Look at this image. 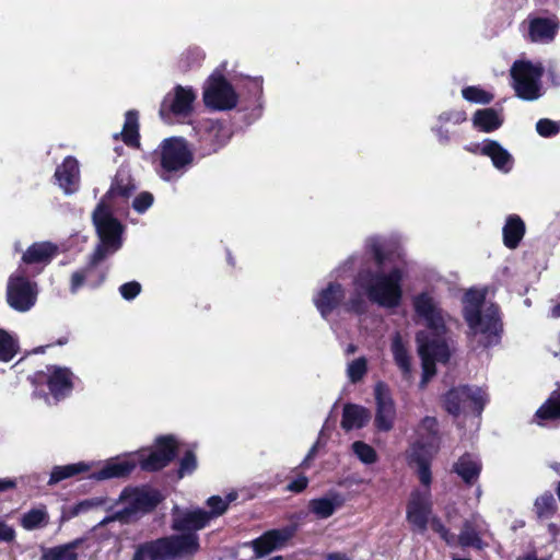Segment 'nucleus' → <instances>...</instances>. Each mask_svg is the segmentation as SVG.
<instances>
[{
    "label": "nucleus",
    "mask_w": 560,
    "mask_h": 560,
    "mask_svg": "<svg viewBox=\"0 0 560 560\" xmlns=\"http://www.w3.org/2000/svg\"><path fill=\"white\" fill-rule=\"evenodd\" d=\"M106 502H107V500L104 498H91V499L83 500L74 505V508L72 510V514L79 515V514L84 513L94 508L103 506L106 504Z\"/></svg>",
    "instance_id": "obj_50"
},
{
    "label": "nucleus",
    "mask_w": 560,
    "mask_h": 560,
    "mask_svg": "<svg viewBox=\"0 0 560 560\" xmlns=\"http://www.w3.org/2000/svg\"><path fill=\"white\" fill-rule=\"evenodd\" d=\"M89 470V466L84 463H75L63 466H55L50 472L48 480L49 486L57 485L58 482L71 478L78 474Z\"/></svg>",
    "instance_id": "obj_37"
},
{
    "label": "nucleus",
    "mask_w": 560,
    "mask_h": 560,
    "mask_svg": "<svg viewBox=\"0 0 560 560\" xmlns=\"http://www.w3.org/2000/svg\"><path fill=\"white\" fill-rule=\"evenodd\" d=\"M352 451L358 458L364 464H373L377 459L375 450L361 441H357L352 444Z\"/></svg>",
    "instance_id": "obj_46"
},
{
    "label": "nucleus",
    "mask_w": 560,
    "mask_h": 560,
    "mask_svg": "<svg viewBox=\"0 0 560 560\" xmlns=\"http://www.w3.org/2000/svg\"><path fill=\"white\" fill-rule=\"evenodd\" d=\"M197 132L200 140L208 144L211 151H217L228 140V131L217 120L207 119L201 121Z\"/></svg>",
    "instance_id": "obj_21"
},
{
    "label": "nucleus",
    "mask_w": 560,
    "mask_h": 560,
    "mask_svg": "<svg viewBox=\"0 0 560 560\" xmlns=\"http://www.w3.org/2000/svg\"><path fill=\"white\" fill-rule=\"evenodd\" d=\"M55 177L66 195L75 192L80 186L79 162L72 156L66 158L62 164L57 167Z\"/></svg>",
    "instance_id": "obj_19"
},
{
    "label": "nucleus",
    "mask_w": 560,
    "mask_h": 560,
    "mask_svg": "<svg viewBox=\"0 0 560 560\" xmlns=\"http://www.w3.org/2000/svg\"><path fill=\"white\" fill-rule=\"evenodd\" d=\"M316 448H317V444L312 446V448L310 450L308 454L306 455L305 460L312 459L315 456Z\"/></svg>",
    "instance_id": "obj_64"
},
{
    "label": "nucleus",
    "mask_w": 560,
    "mask_h": 560,
    "mask_svg": "<svg viewBox=\"0 0 560 560\" xmlns=\"http://www.w3.org/2000/svg\"><path fill=\"white\" fill-rule=\"evenodd\" d=\"M140 291H141V285L137 281H130V282L124 283L119 288V292L125 300L135 299L140 293Z\"/></svg>",
    "instance_id": "obj_55"
},
{
    "label": "nucleus",
    "mask_w": 560,
    "mask_h": 560,
    "mask_svg": "<svg viewBox=\"0 0 560 560\" xmlns=\"http://www.w3.org/2000/svg\"><path fill=\"white\" fill-rule=\"evenodd\" d=\"M454 471L466 482L472 483L480 475V459L471 454H464L454 464Z\"/></svg>",
    "instance_id": "obj_28"
},
{
    "label": "nucleus",
    "mask_w": 560,
    "mask_h": 560,
    "mask_svg": "<svg viewBox=\"0 0 560 560\" xmlns=\"http://www.w3.org/2000/svg\"><path fill=\"white\" fill-rule=\"evenodd\" d=\"M480 152L491 159L493 165L502 171L509 172L512 167V155L497 141L486 140L483 141Z\"/></svg>",
    "instance_id": "obj_25"
},
{
    "label": "nucleus",
    "mask_w": 560,
    "mask_h": 560,
    "mask_svg": "<svg viewBox=\"0 0 560 560\" xmlns=\"http://www.w3.org/2000/svg\"><path fill=\"white\" fill-rule=\"evenodd\" d=\"M410 457L418 465V476L421 483L428 488L431 483L429 459L432 456H430L425 451H419L417 448H413Z\"/></svg>",
    "instance_id": "obj_39"
},
{
    "label": "nucleus",
    "mask_w": 560,
    "mask_h": 560,
    "mask_svg": "<svg viewBox=\"0 0 560 560\" xmlns=\"http://www.w3.org/2000/svg\"><path fill=\"white\" fill-rule=\"evenodd\" d=\"M441 122L451 121L453 124H460L466 120V114L463 110L445 112L439 116Z\"/></svg>",
    "instance_id": "obj_57"
},
{
    "label": "nucleus",
    "mask_w": 560,
    "mask_h": 560,
    "mask_svg": "<svg viewBox=\"0 0 560 560\" xmlns=\"http://www.w3.org/2000/svg\"><path fill=\"white\" fill-rule=\"evenodd\" d=\"M100 244L95 248L90 264L82 270L75 271L71 277V291L74 293L83 285L85 280L93 272L95 266L108 254H113L121 246L122 225L114 218L109 208L102 200L92 215Z\"/></svg>",
    "instance_id": "obj_2"
},
{
    "label": "nucleus",
    "mask_w": 560,
    "mask_h": 560,
    "mask_svg": "<svg viewBox=\"0 0 560 560\" xmlns=\"http://www.w3.org/2000/svg\"><path fill=\"white\" fill-rule=\"evenodd\" d=\"M430 513L431 500L429 489H425L424 491L415 490L408 502L407 520L413 527L423 533L425 532L430 521Z\"/></svg>",
    "instance_id": "obj_17"
},
{
    "label": "nucleus",
    "mask_w": 560,
    "mask_h": 560,
    "mask_svg": "<svg viewBox=\"0 0 560 560\" xmlns=\"http://www.w3.org/2000/svg\"><path fill=\"white\" fill-rule=\"evenodd\" d=\"M80 540H74L66 545L48 548L44 551L42 560H78L75 549Z\"/></svg>",
    "instance_id": "obj_36"
},
{
    "label": "nucleus",
    "mask_w": 560,
    "mask_h": 560,
    "mask_svg": "<svg viewBox=\"0 0 560 560\" xmlns=\"http://www.w3.org/2000/svg\"><path fill=\"white\" fill-rule=\"evenodd\" d=\"M132 560H152V553L150 552L148 544L140 545L133 557Z\"/></svg>",
    "instance_id": "obj_59"
},
{
    "label": "nucleus",
    "mask_w": 560,
    "mask_h": 560,
    "mask_svg": "<svg viewBox=\"0 0 560 560\" xmlns=\"http://www.w3.org/2000/svg\"><path fill=\"white\" fill-rule=\"evenodd\" d=\"M422 360V369H423V383L427 382L429 377L435 374V361L432 358H429L427 354L425 347L420 348L419 352Z\"/></svg>",
    "instance_id": "obj_52"
},
{
    "label": "nucleus",
    "mask_w": 560,
    "mask_h": 560,
    "mask_svg": "<svg viewBox=\"0 0 560 560\" xmlns=\"http://www.w3.org/2000/svg\"><path fill=\"white\" fill-rule=\"evenodd\" d=\"M152 202L153 196L150 192H141L135 198L132 206L137 212L142 213L152 206Z\"/></svg>",
    "instance_id": "obj_54"
},
{
    "label": "nucleus",
    "mask_w": 560,
    "mask_h": 560,
    "mask_svg": "<svg viewBox=\"0 0 560 560\" xmlns=\"http://www.w3.org/2000/svg\"><path fill=\"white\" fill-rule=\"evenodd\" d=\"M15 529L0 517V542H12L15 539Z\"/></svg>",
    "instance_id": "obj_56"
},
{
    "label": "nucleus",
    "mask_w": 560,
    "mask_h": 560,
    "mask_svg": "<svg viewBox=\"0 0 560 560\" xmlns=\"http://www.w3.org/2000/svg\"><path fill=\"white\" fill-rule=\"evenodd\" d=\"M558 23L548 18H534L529 20V38L536 43H548L553 39Z\"/></svg>",
    "instance_id": "obj_24"
},
{
    "label": "nucleus",
    "mask_w": 560,
    "mask_h": 560,
    "mask_svg": "<svg viewBox=\"0 0 560 560\" xmlns=\"http://www.w3.org/2000/svg\"><path fill=\"white\" fill-rule=\"evenodd\" d=\"M487 401V395L478 387L462 386L451 389L444 399L445 409L453 416L462 411L472 410L478 415L482 411Z\"/></svg>",
    "instance_id": "obj_10"
},
{
    "label": "nucleus",
    "mask_w": 560,
    "mask_h": 560,
    "mask_svg": "<svg viewBox=\"0 0 560 560\" xmlns=\"http://www.w3.org/2000/svg\"><path fill=\"white\" fill-rule=\"evenodd\" d=\"M152 560H178L195 556L199 549V536L196 533L171 535L147 542Z\"/></svg>",
    "instance_id": "obj_5"
},
{
    "label": "nucleus",
    "mask_w": 560,
    "mask_h": 560,
    "mask_svg": "<svg viewBox=\"0 0 560 560\" xmlns=\"http://www.w3.org/2000/svg\"><path fill=\"white\" fill-rule=\"evenodd\" d=\"M37 295V283L26 277L24 269L19 268L10 276L7 284V301L13 310L27 312L35 305Z\"/></svg>",
    "instance_id": "obj_8"
},
{
    "label": "nucleus",
    "mask_w": 560,
    "mask_h": 560,
    "mask_svg": "<svg viewBox=\"0 0 560 560\" xmlns=\"http://www.w3.org/2000/svg\"><path fill=\"white\" fill-rule=\"evenodd\" d=\"M236 498H237V494L234 492L229 493L225 498H222L219 495L210 497L207 500V505L211 510L210 512H208V514H210V521L213 517H218V516L224 514L225 511L228 510L229 504L231 502H233L234 500H236Z\"/></svg>",
    "instance_id": "obj_42"
},
{
    "label": "nucleus",
    "mask_w": 560,
    "mask_h": 560,
    "mask_svg": "<svg viewBox=\"0 0 560 560\" xmlns=\"http://www.w3.org/2000/svg\"><path fill=\"white\" fill-rule=\"evenodd\" d=\"M357 293L349 300L347 303V308L357 314H362L366 311L368 304L365 300L361 296L362 291L355 288Z\"/></svg>",
    "instance_id": "obj_53"
},
{
    "label": "nucleus",
    "mask_w": 560,
    "mask_h": 560,
    "mask_svg": "<svg viewBox=\"0 0 560 560\" xmlns=\"http://www.w3.org/2000/svg\"><path fill=\"white\" fill-rule=\"evenodd\" d=\"M49 523V514L45 505H38L21 516V526L26 530L44 528Z\"/></svg>",
    "instance_id": "obj_34"
},
{
    "label": "nucleus",
    "mask_w": 560,
    "mask_h": 560,
    "mask_svg": "<svg viewBox=\"0 0 560 560\" xmlns=\"http://www.w3.org/2000/svg\"><path fill=\"white\" fill-rule=\"evenodd\" d=\"M308 485V479L305 476H301L288 485V490L293 492L303 491Z\"/></svg>",
    "instance_id": "obj_58"
},
{
    "label": "nucleus",
    "mask_w": 560,
    "mask_h": 560,
    "mask_svg": "<svg viewBox=\"0 0 560 560\" xmlns=\"http://www.w3.org/2000/svg\"><path fill=\"white\" fill-rule=\"evenodd\" d=\"M413 307L419 317L434 335H442L445 330V316L439 303L429 293H421L413 299Z\"/></svg>",
    "instance_id": "obj_12"
},
{
    "label": "nucleus",
    "mask_w": 560,
    "mask_h": 560,
    "mask_svg": "<svg viewBox=\"0 0 560 560\" xmlns=\"http://www.w3.org/2000/svg\"><path fill=\"white\" fill-rule=\"evenodd\" d=\"M161 173L164 180L184 174L192 162V153L183 138L165 139L160 147Z\"/></svg>",
    "instance_id": "obj_6"
},
{
    "label": "nucleus",
    "mask_w": 560,
    "mask_h": 560,
    "mask_svg": "<svg viewBox=\"0 0 560 560\" xmlns=\"http://www.w3.org/2000/svg\"><path fill=\"white\" fill-rule=\"evenodd\" d=\"M203 102L215 110L232 109L237 104V94L220 73H213L205 86Z\"/></svg>",
    "instance_id": "obj_11"
},
{
    "label": "nucleus",
    "mask_w": 560,
    "mask_h": 560,
    "mask_svg": "<svg viewBox=\"0 0 560 560\" xmlns=\"http://www.w3.org/2000/svg\"><path fill=\"white\" fill-rule=\"evenodd\" d=\"M536 130L541 137H551L560 131V121L547 118L539 119L536 124Z\"/></svg>",
    "instance_id": "obj_47"
},
{
    "label": "nucleus",
    "mask_w": 560,
    "mask_h": 560,
    "mask_svg": "<svg viewBox=\"0 0 560 560\" xmlns=\"http://www.w3.org/2000/svg\"><path fill=\"white\" fill-rule=\"evenodd\" d=\"M343 503V500L340 494L332 493L329 497H323L318 499H313L308 503L310 511L317 518H328L330 517L338 508H340Z\"/></svg>",
    "instance_id": "obj_31"
},
{
    "label": "nucleus",
    "mask_w": 560,
    "mask_h": 560,
    "mask_svg": "<svg viewBox=\"0 0 560 560\" xmlns=\"http://www.w3.org/2000/svg\"><path fill=\"white\" fill-rule=\"evenodd\" d=\"M47 370L49 373L47 384L51 395L57 399L67 396L73 387L72 372L68 368L55 365L47 368Z\"/></svg>",
    "instance_id": "obj_20"
},
{
    "label": "nucleus",
    "mask_w": 560,
    "mask_h": 560,
    "mask_svg": "<svg viewBox=\"0 0 560 560\" xmlns=\"http://www.w3.org/2000/svg\"><path fill=\"white\" fill-rule=\"evenodd\" d=\"M485 291H467L464 296V317L477 342L490 347L500 341L502 324L499 308L493 304L485 306Z\"/></svg>",
    "instance_id": "obj_3"
},
{
    "label": "nucleus",
    "mask_w": 560,
    "mask_h": 560,
    "mask_svg": "<svg viewBox=\"0 0 560 560\" xmlns=\"http://www.w3.org/2000/svg\"><path fill=\"white\" fill-rule=\"evenodd\" d=\"M121 138L128 145L139 144V122L138 113L136 110H128L126 113Z\"/></svg>",
    "instance_id": "obj_38"
},
{
    "label": "nucleus",
    "mask_w": 560,
    "mask_h": 560,
    "mask_svg": "<svg viewBox=\"0 0 560 560\" xmlns=\"http://www.w3.org/2000/svg\"><path fill=\"white\" fill-rule=\"evenodd\" d=\"M376 402L375 427L380 431H389L393 429L396 418V408L389 389L383 383L376 384L374 388Z\"/></svg>",
    "instance_id": "obj_15"
},
{
    "label": "nucleus",
    "mask_w": 560,
    "mask_h": 560,
    "mask_svg": "<svg viewBox=\"0 0 560 560\" xmlns=\"http://www.w3.org/2000/svg\"><path fill=\"white\" fill-rule=\"evenodd\" d=\"M210 522V514L202 509H180L174 506L172 510V529L176 532L196 533L205 528Z\"/></svg>",
    "instance_id": "obj_13"
},
{
    "label": "nucleus",
    "mask_w": 560,
    "mask_h": 560,
    "mask_svg": "<svg viewBox=\"0 0 560 560\" xmlns=\"http://www.w3.org/2000/svg\"><path fill=\"white\" fill-rule=\"evenodd\" d=\"M16 487V482L13 479H0V492L14 489Z\"/></svg>",
    "instance_id": "obj_60"
},
{
    "label": "nucleus",
    "mask_w": 560,
    "mask_h": 560,
    "mask_svg": "<svg viewBox=\"0 0 560 560\" xmlns=\"http://www.w3.org/2000/svg\"><path fill=\"white\" fill-rule=\"evenodd\" d=\"M57 253V246L50 242L34 243L22 256L24 264H48Z\"/></svg>",
    "instance_id": "obj_29"
},
{
    "label": "nucleus",
    "mask_w": 560,
    "mask_h": 560,
    "mask_svg": "<svg viewBox=\"0 0 560 560\" xmlns=\"http://www.w3.org/2000/svg\"><path fill=\"white\" fill-rule=\"evenodd\" d=\"M536 417L541 421L560 419V394H553L537 410Z\"/></svg>",
    "instance_id": "obj_40"
},
{
    "label": "nucleus",
    "mask_w": 560,
    "mask_h": 560,
    "mask_svg": "<svg viewBox=\"0 0 560 560\" xmlns=\"http://www.w3.org/2000/svg\"><path fill=\"white\" fill-rule=\"evenodd\" d=\"M326 560H351L346 553L330 552L326 556Z\"/></svg>",
    "instance_id": "obj_61"
},
{
    "label": "nucleus",
    "mask_w": 560,
    "mask_h": 560,
    "mask_svg": "<svg viewBox=\"0 0 560 560\" xmlns=\"http://www.w3.org/2000/svg\"><path fill=\"white\" fill-rule=\"evenodd\" d=\"M136 467L133 462L128 459L110 460L104 465L98 471L91 475L92 479L106 480L112 478H121L129 475Z\"/></svg>",
    "instance_id": "obj_27"
},
{
    "label": "nucleus",
    "mask_w": 560,
    "mask_h": 560,
    "mask_svg": "<svg viewBox=\"0 0 560 560\" xmlns=\"http://www.w3.org/2000/svg\"><path fill=\"white\" fill-rule=\"evenodd\" d=\"M197 467L196 456L191 451H188L180 460L178 470L179 477H184L186 474H191Z\"/></svg>",
    "instance_id": "obj_51"
},
{
    "label": "nucleus",
    "mask_w": 560,
    "mask_h": 560,
    "mask_svg": "<svg viewBox=\"0 0 560 560\" xmlns=\"http://www.w3.org/2000/svg\"><path fill=\"white\" fill-rule=\"evenodd\" d=\"M368 373V360L365 357L357 358L347 364L346 374L350 383L361 382Z\"/></svg>",
    "instance_id": "obj_41"
},
{
    "label": "nucleus",
    "mask_w": 560,
    "mask_h": 560,
    "mask_svg": "<svg viewBox=\"0 0 560 560\" xmlns=\"http://www.w3.org/2000/svg\"><path fill=\"white\" fill-rule=\"evenodd\" d=\"M370 411L358 405L347 404L343 407L341 427L349 431L364 427L370 420Z\"/></svg>",
    "instance_id": "obj_30"
},
{
    "label": "nucleus",
    "mask_w": 560,
    "mask_h": 560,
    "mask_svg": "<svg viewBox=\"0 0 560 560\" xmlns=\"http://www.w3.org/2000/svg\"><path fill=\"white\" fill-rule=\"evenodd\" d=\"M436 133H438L439 140L441 142H443V143L447 142L448 137H447L446 132H444L441 128H439L436 130Z\"/></svg>",
    "instance_id": "obj_62"
},
{
    "label": "nucleus",
    "mask_w": 560,
    "mask_h": 560,
    "mask_svg": "<svg viewBox=\"0 0 560 560\" xmlns=\"http://www.w3.org/2000/svg\"><path fill=\"white\" fill-rule=\"evenodd\" d=\"M435 336V339L429 341L425 332H419L417 335L418 351L420 352L421 347H425L428 357L432 358L433 361L446 362L450 359L448 347L446 342L441 339V335Z\"/></svg>",
    "instance_id": "obj_26"
},
{
    "label": "nucleus",
    "mask_w": 560,
    "mask_h": 560,
    "mask_svg": "<svg viewBox=\"0 0 560 560\" xmlns=\"http://www.w3.org/2000/svg\"><path fill=\"white\" fill-rule=\"evenodd\" d=\"M541 65L530 61H515L511 68L512 86L516 95L524 101H535L541 96Z\"/></svg>",
    "instance_id": "obj_7"
},
{
    "label": "nucleus",
    "mask_w": 560,
    "mask_h": 560,
    "mask_svg": "<svg viewBox=\"0 0 560 560\" xmlns=\"http://www.w3.org/2000/svg\"><path fill=\"white\" fill-rule=\"evenodd\" d=\"M487 533V523L480 515L476 514L464 522L457 540L462 547H474L481 550L486 546L481 539V536Z\"/></svg>",
    "instance_id": "obj_18"
},
{
    "label": "nucleus",
    "mask_w": 560,
    "mask_h": 560,
    "mask_svg": "<svg viewBox=\"0 0 560 560\" xmlns=\"http://www.w3.org/2000/svg\"><path fill=\"white\" fill-rule=\"evenodd\" d=\"M430 526L432 530L440 535V537L450 546L455 544V535L451 534L450 530L442 524L438 517L430 518Z\"/></svg>",
    "instance_id": "obj_49"
},
{
    "label": "nucleus",
    "mask_w": 560,
    "mask_h": 560,
    "mask_svg": "<svg viewBox=\"0 0 560 560\" xmlns=\"http://www.w3.org/2000/svg\"><path fill=\"white\" fill-rule=\"evenodd\" d=\"M390 348L395 363L406 377L409 376L411 372L410 355L399 332L393 336Z\"/></svg>",
    "instance_id": "obj_35"
},
{
    "label": "nucleus",
    "mask_w": 560,
    "mask_h": 560,
    "mask_svg": "<svg viewBox=\"0 0 560 560\" xmlns=\"http://www.w3.org/2000/svg\"><path fill=\"white\" fill-rule=\"evenodd\" d=\"M534 506L539 518H549L556 511V500L551 493H544L536 499Z\"/></svg>",
    "instance_id": "obj_44"
},
{
    "label": "nucleus",
    "mask_w": 560,
    "mask_h": 560,
    "mask_svg": "<svg viewBox=\"0 0 560 560\" xmlns=\"http://www.w3.org/2000/svg\"><path fill=\"white\" fill-rule=\"evenodd\" d=\"M474 126L483 132H491L501 127L503 119L493 108L479 109L472 118Z\"/></svg>",
    "instance_id": "obj_33"
},
{
    "label": "nucleus",
    "mask_w": 560,
    "mask_h": 560,
    "mask_svg": "<svg viewBox=\"0 0 560 560\" xmlns=\"http://www.w3.org/2000/svg\"><path fill=\"white\" fill-rule=\"evenodd\" d=\"M133 190V186L130 185L129 179L121 178L119 175L115 177V180L108 191V195L110 196H121V197H128L131 191Z\"/></svg>",
    "instance_id": "obj_48"
},
{
    "label": "nucleus",
    "mask_w": 560,
    "mask_h": 560,
    "mask_svg": "<svg viewBox=\"0 0 560 560\" xmlns=\"http://www.w3.org/2000/svg\"><path fill=\"white\" fill-rule=\"evenodd\" d=\"M295 527L287 526L279 529H271L264 533L250 544L257 558L265 557L275 550L283 548L294 536Z\"/></svg>",
    "instance_id": "obj_16"
},
{
    "label": "nucleus",
    "mask_w": 560,
    "mask_h": 560,
    "mask_svg": "<svg viewBox=\"0 0 560 560\" xmlns=\"http://www.w3.org/2000/svg\"><path fill=\"white\" fill-rule=\"evenodd\" d=\"M420 440L413 446L419 451H425L430 456L438 452L439 442L436 438L438 421L433 417H425L419 427Z\"/></svg>",
    "instance_id": "obj_23"
},
{
    "label": "nucleus",
    "mask_w": 560,
    "mask_h": 560,
    "mask_svg": "<svg viewBox=\"0 0 560 560\" xmlns=\"http://www.w3.org/2000/svg\"><path fill=\"white\" fill-rule=\"evenodd\" d=\"M368 246L376 260L380 270L372 272L362 270L354 280L357 289L372 302L385 308L397 307L402 298V271L398 267L384 272L382 267L385 264L383 255V243L380 238L369 240Z\"/></svg>",
    "instance_id": "obj_1"
},
{
    "label": "nucleus",
    "mask_w": 560,
    "mask_h": 560,
    "mask_svg": "<svg viewBox=\"0 0 560 560\" xmlns=\"http://www.w3.org/2000/svg\"><path fill=\"white\" fill-rule=\"evenodd\" d=\"M122 509L104 517L100 525L104 526L114 521L129 522L136 514L145 513L154 509L161 501V494L156 490L145 488L125 489L119 495Z\"/></svg>",
    "instance_id": "obj_4"
},
{
    "label": "nucleus",
    "mask_w": 560,
    "mask_h": 560,
    "mask_svg": "<svg viewBox=\"0 0 560 560\" xmlns=\"http://www.w3.org/2000/svg\"><path fill=\"white\" fill-rule=\"evenodd\" d=\"M463 97L471 103L489 104L493 100V95L477 86H467L462 91Z\"/></svg>",
    "instance_id": "obj_45"
},
{
    "label": "nucleus",
    "mask_w": 560,
    "mask_h": 560,
    "mask_svg": "<svg viewBox=\"0 0 560 560\" xmlns=\"http://www.w3.org/2000/svg\"><path fill=\"white\" fill-rule=\"evenodd\" d=\"M196 98L197 93L191 88L176 85L173 91L165 95L161 104V118L170 122L172 116L182 119L189 117L194 110Z\"/></svg>",
    "instance_id": "obj_9"
},
{
    "label": "nucleus",
    "mask_w": 560,
    "mask_h": 560,
    "mask_svg": "<svg viewBox=\"0 0 560 560\" xmlns=\"http://www.w3.org/2000/svg\"><path fill=\"white\" fill-rule=\"evenodd\" d=\"M551 317H553V318H559L560 317V303L555 305L551 308Z\"/></svg>",
    "instance_id": "obj_63"
},
{
    "label": "nucleus",
    "mask_w": 560,
    "mask_h": 560,
    "mask_svg": "<svg viewBox=\"0 0 560 560\" xmlns=\"http://www.w3.org/2000/svg\"><path fill=\"white\" fill-rule=\"evenodd\" d=\"M18 352L16 340L5 330L0 329V361L8 362Z\"/></svg>",
    "instance_id": "obj_43"
},
{
    "label": "nucleus",
    "mask_w": 560,
    "mask_h": 560,
    "mask_svg": "<svg viewBox=\"0 0 560 560\" xmlns=\"http://www.w3.org/2000/svg\"><path fill=\"white\" fill-rule=\"evenodd\" d=\"M345 291L339 283H329L328 287L322 290L314 303L320 315L326 318L343 300Z\"/></svg>",
    "instance_id": "obj_22"
},
{
    "label": "nucleus",
    "mask_w": 560,
    "mask_h": 560,
    "mask_svg": "<svg viewBox=\"0 0 560 560\" xmlns=\"http://www.w3.org/2000/svg\"><path fill=\"white\" fill-rule=\"evenodd\" d=\"M524 233L525 224L523 220L517 215L509 217L503 228L504 245L509 248L517 247L518 243L524 236Z\"/></svg>",
    "instance_id": "obj_32"
},
{
    "label": "nucleus",
    "mask_w": 560,
    "mask_h": 560,
    "mask_svg": "<svg viewBox=\"0 0 560 560\" xmlns=\"http://www.w3.org/2000/svg\"><path fill=\"white\" fill-rule=\"evenodd\" d=\"M176 441L172 435L159 438L154 450L141 458V468L155 471L167 466L176 455Z\"/></svg>",
    "instance_id": "obj_14"
}]
</instances>
